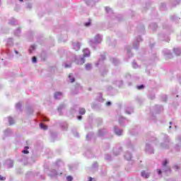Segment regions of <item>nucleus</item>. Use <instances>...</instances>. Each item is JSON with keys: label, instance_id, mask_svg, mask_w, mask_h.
<instances>
[{"label": "nucleus", "instance_id": "obj_1", "mask_svg": "<svg viewBox=\"0 0 181 181\" xmlns=\"http://www.w3.org/2000/svg\"><path fill=\"white\" fill-rule=\"evenodd\" d=\"M83 57H90V50L87 49L83 50Z\"/></svg>", "mask_w": 181, "mask_h": 181}, {"label": "nucleus", "instance_id": "obj_2", "mask_svg": "<svg viewBox=\"0 0 181 181\" xmlns=\"http://www.w3.org/2000/svg\"><path fill=\"white\" fill-rule=\"evenodd\" d=\"M141 176L142 177H145L146 179H148L149 177V174L148 173H146L145 171H142Z\"/></svg>", "mask_w": 181, "mask_h": 181}, {"label": "nucleus", "instance_id": "obj_3", "mask_svg": "<svg viewBox=\"0 0 181 181\" xmlns=\"http://www.w3.org/2000/svg\"><path fill=\"white\" fill-rule=\"evenodd\" d=\"M73 47L75 50H80V44H76L74 43L73 45Z\"/></svg>", "mask_w": 181, "mask_h": 181}, {"label": "nucleus", "instance_id": "obj_4", "mask_svg": "<svg viewBox=\"0 0 181 181\" xmlns=\"http://www.w3.org/2000/svg\"><path fill=\"white\" fill-rule=\"evenodd\" d=\"M62 96V93L61 92H57L54 94V98H56V100H57L59 98V97Z\"/></svg>", "mask_w": 181, "mask_h": 181}, {"label": "nucleus", "instance_id": "obj_5", "mask_svg": "<svg viewBox=\"0 0 181 181\" xmlns=\"http://www.w3.org/2000/svg\"><path fill=\"white\" fill-rule=\"evenodd\" d=\"M79 114H81V115H84V114H86V109L84 108H81L79 110Z\"/></svg>", "mask_w": 181, "mask_h": 181}, {"label": "nucleus", "instance_id": "obj_6", "mask_svg": "<svg viewBox=\"0 0 181 181\" xmlns=\"http://www.w3.org/2000/svg\"><path fill=\"white\" fill-rule=\"evenodd\" d=\"M8 122L10 125H13V124H15V122L13 121V119H12V117L8 118Z\"/></svg>", "mask_w": 181, "mask_h": 181}, {"label": "nucleus", "instance_id": "obj_7", "mask_svg": "<svg viewBox=\"0 0 181 181\" xmlns=\"http://www.w3.org/2000/svg\"><path fill=\"white\" fill-rule=\"evenodd\" d=\"M40 128H42V129H47V126H46L45 124H43L42 123H41L40 124Z\"/></svg>", "mask_w": 181, "mask_h": 181}, {"label": "nucleus", "instance_id": "obj_8", "mask_svg": "<svg viewBox=\"0 0 181 181\" xmlns=\"http://www.w3.org/2000/svg\"><path fill=\"white\" fill-rule=\"evenodd\" d=\"M86 70H91V64H88L86 65Z\"/></svg>", "mask_w": 181, "mask_h": 181}, {"label": "nucleus", "instance_id": "obj_9", "mask_svg": "<svg viewBox=\"0 0 181 181\" xmlns=\"http://www.w3.org/2000/svg\"><path fill=\"white\" fill-rule=\"evenodd\" d=\"M115 134H117V135H121V134H122V131H121V130H118V131H116L115 132Z\"/></svg>", "mask_w": 181, "mask_h": 181}, {"label": "nucleus", "instance_id": "obj_10", "mask_svg": "<svg viewBox=\"0 0 181 181\" xmlns=\"http://www.w3.org/2000/svg\"><path fill=\"white\" fill-rule=\"evenodd\" d=\"M144 85H141V86H137V88H138V90H142V88H144Z\"/></svg>", "mask_w": 181, "mask_h": 181}, {"label": "nucleus", "instance_id": "obj_11", "mask_svg": "<svg viewBox=\"0 0 181 181\" xmlns=\"http://www.w3.org/2000/svg\"><path fill=\"white\" fill-rule=\"evenodd\" d=\"M66 179H67L68 181H71V180H73V177H72L71 176H68V177H66Z\"/></svg>", "mask_w": 181, "mask_h": 181}, {"label": "nucleus", "instance_id": "obj_12", "mask_svg": "<svg viewBox=\"0 0 181 181\" xmlns=\"http://www.w3.org/2000/svg\"><path fill=\"white\" fill-rule=\"evenodd\" d=\"M37 60V59L36 58V57H33V63H36Z\"/></svg>", "mask_w": 181, "mask_h": 181}, {"label": "nucleus", "instance_id": "obj_13", "mask_svg": "<svg viewBox=\"0 0 181 181\" xmlns=\"http://www.w3.org/2000/svg\"><path fill=\"white\" fill-rule=\"evenodd\" d=\"M6 178H5V177H2L1 175H0V180L1 181H4L6 180Z\"/></svg>", "mask_w": 181, "mask_h": 181}, {"label": "nucleus", "instance_id": "obj_14", "mask_svg": "<svg viewBox=\"0 0 181 181\" xmlns=\"http://www.w3.org/2000/svg\"><path fill=\"white\" fill-rule=\"evenodd\" d=\"M22 153L28 154V153H29V151H28V150H23Z\"/></svg>", "mask_w": 181, "mask_h": 181}, {"label": "nucleus", "instance_id": "obj_15", "mask_svg": "<svg viewBox=\"0 0 181 181\" xmlns=\"http://www.w3.org/2000/svg\"><path fill=\"white\" fill-rule=\"evenodd\" d=\"M163 165L164 166H166V165H168V160H165L164 162H163Z\"/></svg>", "mask_w": 181, "mask_h": 181}, {"label": "nucleus", "instance_id": "obj_16", "mask_svg": "<svg viewBox=\"0 0 181 181\" xmlns=\"http://www.w3.org/2000/svg\"><path fill=\"white\" fill-rule=\"evenodd\" d=\"M91 25V23L90 22H88V23H86L85 24V26H90Z\"/></svg>", "mask_w": 181, "mask_h": 181}, {"label": "nucleus", "instance_id": "obj_17", "mask_svg": "<svg viewBox=\"0 0 181 181\" xmlns=\"http://www.w3.org/2000/svg\"><path fill=\"white\" fill-rule=\"evenodd\" d=\"M157 172H158V175H161V173H162V171L160 170H157Z\"/></svg>", "mask_w": 181, "mask_h": 181}, {"label": "nucleus", "instance_id": "obj_18", "mask_svg": "<svg viewBox=\"0 0 181 181\" xmlns=\"http://www.w3.org/2000/svg\"><path fill=\"white\" fill-rule=\"evenodd\" d=\"M74 81H75L74 78H71V83H74Z\"/></svg>", "mask_w": 181, "mask_h": 181}, {"label": "nucleus", "instance_id": "obj_19", "mask_svg": "<svg viewBox=\"0 0 181 181\" xmlns=\"http://www.w3.org/2000/svg\"><path fill=\"white\" fill-rule=\"evenodd\" d=\"M106 105H111V102H107Z\"/></svg>", "mask_w": 181, "mask_h": 181}, {"label": "nucleus", "instance_id": "obj_20", "mask_svg": "<svg viewBox=\"0 0 181 181\" xmlns=\"http://www.w3.org/2000/svg\"><path fill=\"white\" fill-rule=\"evenodd\" d=\"M82 117L81 116H78V119H81Z\"/></svg>", "mask_w": 181, "mask_h": 181}, {"label": "nucleus", "instance_id": "obj_21", "mask_svg": "<svg viewBox=\"0 0 181 181\" xmlns=\"http://www.w3.org/2000/svg\"><path fill=\"white\" fill-rule=\"evenodd\" d=\"M69 78H71V74H69Z\"/></svg>", "mask_w": 181, "mask_h": 181}, {"label": "nucleus", "instance_id": "obj_22", "mask_svg": "<svg viewBox=\"0 0 181 181\" xmlns=\"http://www.w3.org/2000/svg\"><path fill=\"white\" fill-rule=\"evenodd\" d=\"M65 67H70V66H69V65H65Z\"/></svg>", "mask_w": 181, "mask_h": 181}, {"label": "nucleus", "instance_id": "obj_23", "mask_svg": "<svg viewBox=\"0 0 181 181\" xmlns=\"http://www.w3.org/2000/svg\"><path fill=\"white\" fill-rule=\"evenodd\" d=\"M25 149H29V146H25Z\"/></svg>", "mask_w": 181, "mask_h": 181}, {"label": "nucleus", "instance_id": "obj_24", "mask_svg": "<svg viewBox=\"0 0 181 181\" xmlns=\"http://www.w3.org/2000/svg\"><path fill=\"white\" fill-rule=\"evenodd\" d=\"M20 1V2H23V0H19Z\"/></svg>", "mask_w": 181, "mask_h": 181}, {"label": "nucleus", "instance_id": "obj_25", "mask_svg": "<svg viewBox=\"0 0 181 181\" xmlns=\"http://www.w3.org/2000/svg\"><path fill=\"white\" fill-rule=\"evenodd\" d=\"M15 52L16 53V54H18V51H15Z\"/></svg>", "mask_w": 181, "mask_h": 181}]
</instances>
